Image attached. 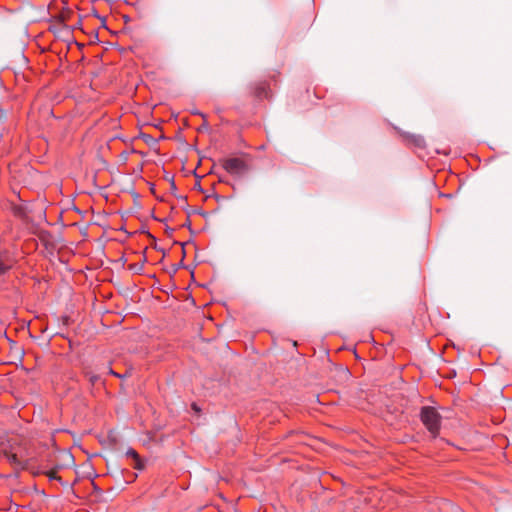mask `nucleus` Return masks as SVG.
<instances>
[{"label":"nucleus","instance_id":"1","mask_svg":"<svg viewBox=\"0 0 512 512\" xmlns=\"http://www.w3.org/2000/svg\"><path fill=\"white\" fill-rule=\"evenodd\" d=\"M419 417L432 438H437L442 424V416L438 410L433 406H422L420 408Z\"/></svg>","mask_w":512,"mask_h":512},{"label":"nucleus","instance_id":"2","mask_svg":"<svg viewBox=\"0 0 512 512\" xmlns=\"http://www.w3.org/2000/svg\"><path fill=\"white\" fill-rule=\"evenodd\" d=\"M223 169L235 178H241L249 170L248 164L238 157H227L220 160Z\"/></svg>","mask_w":512,"mask_h":512},{"label":"nucleus","instance_id":"3","mask_svg":"<svg viewBox=\"0 0 512 512\" xmlns=\"http://www.w3.org/2000/svg\"><path fill=\"white\" fill-rule=\"evenodd\" d=\"M14 266V259L10 252L0 249V277L5 276Z\"/></svg>","mask_w":512,"mask_h":512},{"label":"nucleus","instance_id":"4","mask_svg":"<svg viewBox=\"0 0 512 512\" xmlns=\"http://www.w3.org/2000/svg\"><path fill=\"white\" fill-rule=\"evenodd\" d=\"M252 94L257 99H260V100L270 99L271 95H272V91H271L269 84L266 81H263V82L256 83L252 87Z\"/></svg>","mask_w":512,"mask_h":512},{"label":"nucleus","instance_id":"5","mask_svg":"<svg viewBox=\"0 0 512 512\" xmlns=\"http://www.w3.org/2000/svg\"><path fill=\"white\" fill-rule=\"evenodd\" d=\"M11 210L13 215L23 222L29 221V213L31 211L26 204H13Z\"/></svg>","mask_w":512,"mask_h":512},{"label":"nucleus","instance_id":"6","mask_svg":"<svg viewBox=\"0 0 512 512\" xmlns=\"http://www.w3.org/2000/svg\"><path fill=\"white\" fill-rule=\"evenodd\" d=\"M403 138L409 145H413L416 148L425 147V140L421 135L404 133Z\"/></svg>","mask_w":512,"mask_h":512},{"label":"nucleus","instance_id":"7","mask_svg":"<svg viewBox=\"0 0 512 512\" xmlns=\"http://www.w3.org/2000/svg\"><path fill=\"white\" fill-rule=\"evenodd\" d=\"M126 456L128 458H131L134 461V468L135 469L143 470L145 468L144 462L141 460V458L139 457L138 453L134 449L129 448L126 451Z\"/></svg>","mask_w":512,"mask_h":512},{"label":"nucleus","instance_id":"8","mask_svg":"<svg viewBox=\"0 0 512 512\" xmlns=\"http://www.w3.org/2000/svg\"><path fill=\"white\" fill-rule=\"evenodd\" d=\"M85 377L88 379L91 386H94L100 380V376L97 374H93L92 372L86 371Z\"/></svg>","mask_w":512,"mask_h":512},{"label":"nucleus","instance_id":"9","mask_svg":"<svg viewBox=\"0 0 512 512\" xmlns=\"http://www.w3.org/2000/svg\"><path fill=\"white\" fill-rule=\"evenodd\" d=\"M129 269H130L131 271H133L134 273L139 274V273H141V271L143 270V264H140V263L131 264V265L129 266Z\"/></svg>","mask_w":512,"mask_h":512},{"label":"nucleus","instance_id":"10","mask_svg":"<svg viewBox=\"0 0 512 512\" xmlns=\"http://www.w3.org/2000/svg\"><path fill=\"white\" fill-rule=\"evenodd\" d=\"M109 374L117 377V378H123L124 376L122 374H119L117 372H115L112 368L109 369Z\"/></svg>","mask_w":512,"mask_h":512},{"label":"nucleus","instance_id":"11","mask_svg":"<svg viewBox=\"0 0 512 512\" xmlns=\"http://www.w3.org/2000/svg\"><path fill=\"white\" fill-rule=\"evenodd\" d=\"M192 114L200 115V116H202L203 118H205V115H204L203 113H201L200 111H198V110H194V111H192Z\"/></svg>","mask_w":512,"mask_h":512},{"label":"nucleus","instance_id":"12","mask_svg":"<svg viewBox=\"0 0 512 512\" xmlns=\"http://www.w3.org/2000/svg\"><path fill=\"white\" fill-rule=\"evenodd\" d=\"M192 408L195 410V411H199V408L197 407V405L195 403L192 404Z\"/></svg>","mask_w":512,"mask_h":512},{"label":"nucleus","instance_id":"13","mask_svg":"<svg viewBox=\"0 0 512 512\" xmlns=\"http://www.w3.org/2000/svg\"><path fill=\"white\" fill-rule=\"evenodd\" d=\"M50 479H51V480H54V479H58V477H57L56 475H54V474H53V475H51V476H50Z\"/></svg>","mask_w":512,"mask_h":512},{"label":"nucleus","instance_id":"14","mask_svg":"<svg viewBox=\"0 0 512 512\" xmlns=\"http://www.w3.org/2000/svg\"><path fill=\"white\" fill-rule=\"evenodd\" d=\"M124 21L128 22V21H130V18L128 16H124Z\"/></svg>","mask_w":512,"mask_h":512},{"label":"nucleus","instance_id":"15","mask_svg":"<svg viewBox=\"0 0 512 512\" xmlns=\"http://www.w3.org/2000/svg\"><path fill=\"white\" fill-rule=\"evenodd\" d=\"M196 188H198L199 190H202L201 185L199 183L196 184Z\"/></svg>","mask_w":512,"mask_h":512},{"label":"nucleus","instance_id":"16","mask_svg":"<svg viewBox=\"0 0 512 512\" xmlns=\"http://www.w3.org/2000/svg\"><path fill=\"white\" fill-rule=\"evenodd\" d=\"M205 128H208V125L206 123L202 126V129H205Z\"/></svg>","mask_w":512,"mask_h":512},{"label":"nucleus","instance_id":"17","mask_svg":"<svg viewBox=\"0 0 512 512\" xmlns=\"http://www.w3.org/2000/svg\"><path fill=\"white\" fill-rule=\"evenodd\" d=\"M205 128H208V125L206 123L202 126V129H205Z\"/></svg>","mask_w":512,"mask_h":512}]
</instances>
